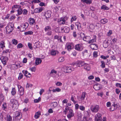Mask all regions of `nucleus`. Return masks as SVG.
I'll return each mask as SVG.
<instances>
[{
	"instance_id": "c03bdc74",
	"label": "nucleus",
	"mask_w": 121,
	"mask_h": 121,
	"mask_svg": "<svg viewBox=\"0 0 121 121\" xmlns=\"http://www.w3.org/2000/svg\"><path fill=\"white\" fill-rule=\"evenodd\" d=\"M33 33L32 31H28L25 32L24 34L26 35H30Z\"/></svg>"
},
{
	"instance_id": "a211bd4d",
	"label": "nucleus",
	"mask_w": 121,
	"mask_h": 121,
	"mask_svg": "<svg viewBox=\"0 0 121 121\" xmlns=\"http://www.w3.org/2000/svg\"><path fill=\"white\" fill-rule=\"evenodd\" d=\"M10 102L12 104H15L19 103L18 101L14 99H12L10 100Z\"/></svg>"
},
{
	"instance_id": "39448f33",
	"label": "nucleus",
	"mask_w": 121,
	"mask_h": 121,
	"mask_svg": "<svg viewBox=\"0 0 121 121\" xmlns=\"http://www.w3.org/2000/svg\"><path fill=\"white\" fill-rule=\"evenodd\" d=\"M22 61L20 62V61H17L16 64L13 65V66L15 67V69L19 68L23 65V62Z\"/></svg>"
},
{
	"instance_id": "a19ab883",
	"label": "nucleus",
	"mask_w": 121,
	"mask_h": 121,
	"mask_svg": "<svg viewBox=\"0 0 121 121\" xmlns=\"http://www.w3.org/2000/svg\"><path fill=\"white\" fill-rule=\"evenodd\" d=\"M77 19V17L76 16H73L71 19V22H72L73 21L76 20Z\"/></svg>"
},
{
	"instance_id": "bf43d9fd",
	"label": "nucleus",
	"mask_w": 121,
	"mask_h": 121,
	"mask_svg": "<svg viewBox=\"0 0 121 121\" xmlns=\"http://www.w3.org/2000/svg\"><path fill=\"white\" fill-rule=\"evenodd\" d=\"M7 107L6 103H4L2 105V108L3 110H4Z\"/></svg>"
},
{
	"instance_id": "774afa93",
	"label": "nucleus",
	"mask_w": 121,
	"mask_h": 121,
	"mask_svg": "<svg viewBox=\"0 0 121 121\" xmlns=\"http://www.w3.org/2000/svg\"><path fill=\"white\" fill-rule=\"evenodd\" d=\"M79 108L80 110L82 111H84L85 110V107L82 106H80L79 107Z\"/></svg>"
},
{
	"instance_id": "2eb2a0df",
	"label": "nucleus",
	"mask_w": 121,
	"mask_h": 121,
	"mask_svg": "<svg viewBox=\"0 0 121 121\" xmlns=\"http://www.w3.org/2000/svg\"><path fill=\"white\" fill-rule=\"evenodd\" d=\"M91 48L93 50H96L98 48V46L95 44L92 43L90 45Z\"/></svg>"
},
{
	"instance_id": "ea45409f",
	"label": "nucleus",
	"mask_w": 121,
	"mask_h": 121,
	"mask_svg": "<svg viewBox=\"0 0 121 121\" xmlns=\"http://www.w3.org/2000/svg\"><path fill=\"white\" fill-rule=\"evenodd\" d=\"M69 110L68 107L66 106L65 110L63 112L65 114H67V112H68Z\"/></svg>"
},
{
	"instance_id": "6e6552de",
	"label": "nucleus",
	"mask_w": 121,
	"mask_h": 121,
	"mask_svg": "<svg viewBox=\"0 0 121 121\" xmlns=\"http://www.w3.org/2000/svg\"><path fill=\"white\" fill-rule=\"evenodd\" d=\"M101 115V114L99 113H98L96 114L95 116V121H102Z\"/></svg>"
},
{
	"instance_id": "864d4df0",
	"label": "nucleus",
	"mask_w": 121,
	"mask_h": 121,
	"mask_svg": "<svg viewBox=\"0 0 121 121\" xmlns=\"http://www.w3.org/2000/svg\"><path fill=\"white\" fill-rule=\"evenodd\" d=\"M12 43L15 45H16L18 43L17 41L15 39H14L12 40Z\"/></svg>"
},
{
	"instance_id": "f704fd0d",
	"label": "nucleus",
	"mask_w": 121,
	"mask_h": 121,
	"mask_svg": "<svg viewBox=\"0 0 121 121\" xmlns=\"http://www.w3.org/2000/svg\"><path fill=\"white\" fill-rule=\"evenodd\" d=\"M108 21L106 18L102 19L101 20V23L102 24H105Z\"/></svg>"
},
{
	"instance_id": "7c9ffc66",
	"label": "nucleus",
	"mask_w": 121,
	"mask_h": 121,
	"mask_svg": "<svg viewBox=\"0 0 121 121\" xmlns=\"http://www.w3.org/2000/svg\"><path fill=\"white\" fill-rule=\"evenodd\" d=\"M84 40L86 41H88L90 40V37L89 36H85L84 38L82 37Z\"/></svg>"
},
{
	"instance_id": "f3484780",
	"label": "nucleus",
	"mask_w": 121,
	"mask_h": 121,
	"mask_svg": "<svg viewBox=\"0 0 121 121\" xmlns=\"http://www.w3.org/2000/svg\"><path fill=\"white\" fill-rule=\"evenodd\" d=\"M86 93L85 92H83L82 93L81 97V98L79 99H78V100L81 101H83L84 99Z\"/></svg>"
},
{
	"instance_id": "37998d69",
	"label": "nucleus",
	"mask_w": 121,
	"mask_h": 121,
	"mask_svg": "<svg viewBox=\"0 0 121 121\" xmlns=\"http://www.w3.org/2000/svg\"><path fill=\"white\" fill-rule=\"evenodd\" d=\"M16 93V91L15 89L14 88H13L11 91L12 94L13 95L15 94Z\"/></svg>"
},
{
	"instance_id": "0e129e2a",
	"label": "nucleus",
	"mask_w": 121,
	"mask_h": 121,
	"mask_svg": "<svg viewBox=\"0 0 121 121\" xmlns=\"http://www.w3.org/2000/svg\"><path fill=\"white\" fill-rule=\"evenodd\" d=\"M93 55L94 57H97L98 56L97 52L96 51L94 52L93 53Z\"/></svg>"
},
{
	"instance_id": "5701e85b",
	"label": "nucleus",
	"mask_w": 121,
	"mask_h": 121,
	"mask_svg": "<svg viewBox=\"0 0 121 121\" xmlns=\"http://www.w3.org/2000/svg\"><path fill=\"white\" fill-rule=\"evenodd\" d=\"M75 25L77 26L78 29V30L81 29V25L79 22H77L75 23Z\"/></svg>"
},
{
	"instance_id": "13d9d810",
	"label": "nucleus",
	"mask_w": 121,
	"mask_h": 121,
	"mask_svg": "<svg viewBox=\"0 0 121 121\" xmlns=\"http://www.w3.org/2000/svg\"><path fill=\"white\" fill-rule=\"evenodd\" d=\"M95 26H98L97 25L94 26L93 24H91L90 25L89 27H90V28L91 29L93 30L95 28Z\"/></svg>"
},
{
	"instance_id": "aec40b11",
	"label": "nucleus",
	"mask_w": 121,
	"mask_h": 121,
	"mask_svg": "<svg viewBox=\"0 0 121 121\" xmlns=\"http://www.w3.org/2000/svg\"><path fill=\"white\" fill-rule=\"evenodd\" d=\"M84 69L87 71H89L91 69V67L89 65L85 64H84Z\"/></svg>"
},
{
	"instance_id": "338daca9",
	"label": "nucleus",
	"mask_w": 121,
	"mask_h": 121,
	"mask_svg": "<svg viewBox=\"0 0 121 121\" xmlns=\"http://www.w3.org/2000/svg\"><path fill=\"white\" fill-rule=\"evenodd\" d=\"M23 47V45L21 43H19L17 45V48H21Z\"/></svg>"
},
{
	"instance_id": "4be33fe9",
	"label": "nucleus",
	"mask_w": 121,
	"mask_h": 121,
	"mask_svg": "<svg viewBox=\"0 0 121 121\" xmlns=\"http://www.w3.org/2000/svg\"><path fill=\"white\" fill-rule=\"evenodd\" d=\"M85 63L83 62L82 61H79L78 63L76 64V65L78 67H82L84 65Z\"/></svg>"
},
{
	"instance_id": "f257e3e1",
	"label": "nucleus",
	"mask_w": 121,
	"mask_h": 121,
	"mask_svg": "<svg viewBox=\"0 0 121 121\" xmlns=\"http://www.w3.org/2000/svg\"><path fill=\"white\" fill-rule=\"evenodd\" d=\"M56 73L57 71L56 70L52 69L51 70L50 74H51L52 77L56 79H61L63 76V74L61 73L60 74L59 72L57 74Z\"/></svg>"
},
{
	"instance_id": "c85d7f7f",
	"label": "nucleus",
	"mask_w": 121,
	"mask_h": 121,
	"mask_svg": "<svg viewBox=\"0 0 121 121\" xmlns=\"http://www.w3.org/2000/svg\"><path fill=\"white\" fill-rule=\"evenodd\" d=\"M51 105L52 107L53 108H54L57 106V104L56 102H54L52 103L51 104Z\"/></svg>"
},
{
	"instance_id": "79ce46f5",
	"label": "nucleus",
	"mask_w": 121,
	"mask_h": 121,
	"mask_svg": "<svg viewBox=\"0 0 121 121\" xmlns=\"http://www.w3.org/2000/svg\"><path fill=\"white\" fill-rule=\"evenodd\" d=\"M21 8V6L19 5H14L12 8V9L13 10H15V9H14L15 8Z\"/></svg>"
},
{
	"instance_id": "4d7b16f0",
	"label": "nucleus",
	"mask_w": 121,
	"mask_h": 121,
	"mask_svg": "<svg viewBox=\"0 0 121 121\" xmlns=\"http://www.w3.org/2000/svg\"><path fill=\"white\" fill-rule=\"evenodd\" d=\"M29 70L32 72H35L36 70V68L35 67L30 68Z\"/></svg>"
},
{
	"instance_id": "e2e57ef3",
	"label": "nucleus",
	"mask_w": 121,
	"mask_h": 121,
	"mask_svg": "<svg viewBox=\"0 0 121 121\" xmlns=\"http://www.w3.org/2000/svg\"><path fill=\"white\" fill-rule=\"evenodd\" d=\"M101 65H100L101 67L103 68H104L105 66V65L103 61H101Z\"/></svg>"
},
{
	"instance_id": "58836bf2",
	"label": "nucleus",
	"mask_w": 121,
	"mask_h": 121,
	"mask_svg": "<svg viewBox=\"0 0 121 121\" xmlns=\"http://www.w3.org/2000/svg\"><path fill=\"white\" fill-rule=\"evenodd\" d=\"M41 43L39 41H38L35 43V45L36 46V48H39L40 47L41 45Z\"/></svg>"
},
{
	"instance_id": "412c9836",
	"label": "nucleus",
	"mask_w": 121,
	"mask_h": 121,
	"mask_svg": "<svg viewBox=\"0 0 121 121\" xmlns=\"http://www.w3.org/2000/svg\"><path fill=\"white\" fill-rule=\"evenodd\" d=\"M43 10V8L42 7H40L35 9L34 10V12L35 13H39Z\"/></svg>"
},
{
	"instance_id": "9b49d317",
	"label": "nucleus",
	"mask_w": 121,
	"mask_h": 121,
	"mask_svg": "<svg viewBox=\"0 0 121 121\" xmlns=\"http://www.w3.org/2000/svg\"><path fill=\"white\" fill-rule=\"evenodd\" d=\"M69 28L67 26L62 27L61 28V30L62 32L66 33H68L69 31Z\"/></svg>"
},
{
	"instance_id": "dca6fc26",
	"label": "nucleus",
	"mask_w": 121,
	"mask_h": 121,
	"mask_svg": "<svg viewBox=\"0 0 121 121\" xmlns=\"http://www.w3.org/2000/svg\"><path fill=\"white\" fill-rule=\"evenodd\" d=\"M51 12L50 10L48 11L46 13L45 16L46 18L47 19L48 18H49L51 16Z\"/></svg>"
},
{
	"instance_id": "423d86ee",
	"label": "nucleus",
	"mask_w": 121,
	"mask_h": 121,
	"mask_svg": "<svg viewBox=\"0 0 121 121\" xmlns=\"http://www.w3.org/2000/svg\"><path fill=\"white\" fill-rule=\"evenodd\" d=\"M66 19V17H65L64 18L61 17L58 19L57 22L59 23L60 25L64 24H65Z\"/></svg>"
},
{
	"instance_id": "de8ad7c7",
	"label": "nucleus",
	"mask_w": 121,
	"mask_h": 121,
	"mask_svg": "<svg viewBox=\"0 0 121 121\" xmlns=\"http://www.w3.org/2000/svg\"><path fill=\"white\" fill-rule=\"evenodd\" d=\"M94 36V39H92L91 40H90V41H89V43H91L94 42H95L96 41V37L95 36Z\"/></svg>"
},
{
	"instance_id": "052dcab7",
	"label": "nucleus",
	"mask_w": 121,
	"mask_h": 121,
	"mask_svg": "<svg viewBox=\"0 0 121 121\" xmlns=\"http://www.w3.org/2000/svg\"><path fill=\"white\" fill-rule=\"evenodd\" d=\"M28 11L26 9H23L22 12V13L23 14L26 15L28 13Z\"/></svg>"
},
{
	"instance_id": "09e8293b",
	"label": "nucleus",
	"mask_w": 121,
	"mask_h": 121,
	"mask_svg": "<svg viewBox=\"0 0 121 121\" xmlns=\"http://www.w3.org/2000/svg\"><path fill=\"white\" fill-rule=\"evenodd\" d=\"M46 35L48 36H51L52 35V30H49L47 32Z\"/></svg>"
},
{
	"instance_id": "4c0bfd02",
	"label": "nucleus",
	"mask_w": 121,
	"mask_h": 121,
	"mask_svg": "<svg viewBox=\"0 0 121 121\" xmlns=\"http://www.w3.org/2000/svg\"><path fill=\"white\" fill-rule=\"evenodd\" d=\"M81 0L83 2L86 3L87 4H90L91 2L90 0Z\"/></svg>"
},
{
	"instance_id": "680f3d73",
	"label": "nucleus",
	"mask_w": 121,
	"mask_h": 121,
	"mask_svg": "<svg viewBox=\"0 0 121 121\" xmlns=\"http://www.w3.org/2000/svg\"><path fill=\"white\" fill-rule=\"evenodd\" d=\"M28 45L29 48L31 50L33 49V48L32 46V44L30 43H28Z\"/></svg>"
},
{
	"instance_id": "e433bc0d",
	"label": "nucleus",
	"mask_w": 121,
	"mask_h": 121,
	"mask_svg": "<svg viewBox=\"0 0 121 121\" xmlns=\"http://www.w3.org/2000/svg\"><path fill=\"white\" fill-rule=\"evenodd\" d=\"M109 9V8L105 5H102L101 7V9H103L104 10H108Z\"/></svg>"
},
{
	"instance_id": "1a4fd4ad",
	"label": "nucleus",
	"mask_w": 121,
	"mask_h": 121,
	"mask_svg": "<svg viewBox=\"0 0 121 121\" xmlns=\"http://www.w3.org/2000/svg\"><path fill=\"white\" fill-rule=\"evenodd\" d=\"M66 46L68 50L69 51L73 48L74 45L73 43H69L66 44Z\"/></svg>"
},
{
	"instance_id": "603ef678",
	"label": "nucleus",
	"mask_w": 121,
	"mask_h": 121,
	"mask_svg": "<svg viewBox=\"0 0 121 121\" xmlns=\"http://www.w3.org/2000/svg\"><path fill=\"white\" fill-rule=\"evenodd\" d=\"M26 28H26V27H25V26H23L22 25V26H21V31H23L25 30Z\"/></svg>"
},
{
	"instance_id": "bb28decb",
	"label": "nucleus",
	"mask_w": 121,
	"mask_h": 121,
	"mask_svg": "<svg viewBox=\"0 0 121 121\" xmlns=\"http://www.w3.org/2000/svg\"><path fill=\"white\" fill-rule=\"evenodd\" d=\"M44 30L45 32H46L49 30H51V27L50 26H46L44 29Z\"/></svg>"
},
{
	"instance_id": "69168bd1",
	"label": "nucleus",
	"mask_w": 121,
	"mask_h": 121,
	"mask_svg": "<svg viewBox=\"0 0 121 121\" xmlns=\"http://www.w3.org/2000/svg\"><path fill=\"white\" fill-rule=\"evenodd\" d=\"M56 84L57 86H60L62 85V84L60 82H58L56 83Z\"/></svg>"
},
{
	"instance_id": "6ab92c4d",
	"label": "nucleus",
	"mask_w": 121,
	"mask_h": 121,
	"mask_svg": "<svg viewBox=\"0 0 121 121\" xmlns=\"http://www.w3.org/2000/svg\"><path fill=\"white\" fill-rule=\"evenodd\" d=\"M19 105V103L16 104H12V106L13 109V110H15L17 109L18 108Z\"/></svg>"
},
{
	"instance_id": "0eeeda50",
	"label": "nucleus",
	"mask_w": 121,
	"mask_h": 121,
	"mask_svg": "<svg viewBox=\"0 0 121 121\" xmlns=\"http://www.w3.org/2000/svg\"><path fill=\"white\" fill-rule=\"evenodd\" d=\"M99 108V105H96L94 106H92L91 108V109L92 112H96L98 111Z\"/></svg>"
},
{
	"instance_id": "a878e982",
	"label": "nucleus",
	"mask_w": 121,
	"mask_h": 121,
	"mask_svg": "<svg viewBox=\"0 0 121 121\" xmlns=\"http://www.w3.org/2000/svg\"><path fill=\"white\" fill-rule=\"evenodd\" d=\"M5 43L4 40H2L1 42L0 43V48L3 49L5 47Z\"/></svg>"
},
{
	"instance_id": "7ed1b4c3",
	"label": "nucleus",
	"mask_w": 121,
	"mask_h": 121,
	"mask_svg": "<svg viewBox=\"0 0 121 121\" xmlns=\"http://www.w3.org/2000/svg\"><path fill=\"white\" fill-rule=\"evenodd\" d=\"M22 117V115L21 113L17 111L15 112L14 117L15 118V120H19ZM13 120H15L14 118H13Z\"/></svg>"
},
{
	"instance_id": "a18cd8bd",
	"label": "nucleus",
	"mask_w": 121,
	"mask_h": 121,
	"mask_svg": "<svg viewBox=\"0 0 121 121\" xmlns=\"http://www.w3.org/2000/svg\"><path fill=\"white\" fill-rule=\"evenodd\" d=\"M103 46L105 48H107L108 46V43L106 41L104 42L103 44Z\"/></svg>"
},
{
	"instance_id": "20e7f679",
	"label": "nucleus",
	"mask_w": 121,
	"mask_h": 121,
	"mask_svg": "<svg viewBox=\"0 0 121 121\" xmlns=\"http://www.w3.org/2000/svg\"><path fill=\"white\" fill-rule=\"evenodd\" d=\"M17 87L18 89L19 93L20 95L18 97V98L20 97V96H22L24 94V90L23 88L22 87L21 85H18Z\"/></svg>"
},
{
	"instance_id": "3c124183",
	"label": "nucleus",
	"mask_w": 121,
	"mask_h": 121,
	"mask_svg": "<svg viewBox=\"0 0 121 121\" xmlns=\"http://www.w3.org/2000/svg\"><path fill=\"white\" fill-rule=\"evenodd\" d=\"M68 102V100L67 99H65L63 100L62 101V104L63 106H64L65 104L66 105L67 104V103Z\"/></svg>"
},
{
	"instance_id": "4468645a",
	"label": "nucleus",
	"mask_w": 121,
	"mask_h": 121,
	"mask_svg": "<svg viewBox=\"0 0 121 121\" xmlns=\"http://www.w3.org/2000/svg\"><path fill=\"white\" fill-rule=\"evenodd\" d=\"M65 69L67 71L66 73H70L74 70L73 68L70 67L66 66L65 67Z\"/></svg>"
},
{
	"instance_id": "473e14b6",
	"label": "nucleus",
	"mask_w": 121,
	"mask_h": 121,
	"mask_svg": "<svg viewBox=\"0 0 121 121\" xmlns=\"http://www.w3.org/2000/svg\"><path fill=\"white\" fill-rule=\"evenodd\" d=\"M78 121H80L81 119L82 116V114L80 113H78Z\"/></svg>"
},
{
	"instance_id": "cd10ccee",
	"label": "nucleus",
	"mask_w": 121,
	"mask_h": 121,
	"mask_svg": "<svg viewBox=\"0 0 121 121\" xmlns=\"http://www.w3.org/2000/svg\"><path fill=\"white\" fill-rule=\"evenodd\" d=\"M35 20L33 18H30L29 19V23L30 25H32L35 23Z\"/></svg>"
},
{
	"instance_id": "6e6d98bb",
	"label": "nucleus",
	"mask_w": 121,
	"mask_h": 121,
	"mask_svg": "<svg viewBox=\"0 0 121 121\" xmlns=\"http://www.w3.org/2000/svg\"><path fill=\"white\" fill-rule=\"evenodd\" d=\"M23 77V74L21 73H19L18 79V80H20Z\"/></svg>"
},
{
	"instance_id": "393cba45",
	"label": "nucleus",
	"mask_w": 121,
	"mask_h": 121,
	"mask_svg": "<svg viewBox=\"0 0 121 121\" xmlns=\"http://www.w3.org/2000/svg\"><path fill=\"white\" fill-rule=\"evenodd\" d=\"M41 115L40 112H36L34 116V117L36 119H38Z\"/></svg>"
},
{
	"instance_id": "5fc2aeb1",
	"label": "nucleus",
	"mask_w": 121,
	"mask_h": 121,
	"mask_svg": "<svg viewBox=\"0 0 121 121\" xmlns=\"http://www.w3.org/2000/svg\"><path fill=\"white\" fill-rule=\"evenodd\" d=\"M41 99V98L39 97L38 99H35L34 100V102L35 103H38L40 101Z\"/></svg>"
},
{
	"instance_id": "c9c22d12",
	"label": "nucleus",
	"mask_w": 121,
	"mask_h": 121,
	"mask_svg": "<svg viewBox=\"0 0 121 121\" xmlns=\"http://www.w3.org/2000/svg\"><path fill=\"white\" fill-rule=\"evenodd\" d=\"M7 121H12V117L9 115H7L6 117Z\"/></svg>"
},
{
	"instance_id": "72a5a7b5",
	"label": "nucleus",
	"mask_w": 121,
	"mask_h": 121,
	"mask_svg": "<svg viewBox=\"0 0 121 121\" xmlns=\"http://www.w3.org/2000/svg\"><path fill=\"white\" fill-rule=\"evenodd\" d=\"M61 89L59 88H57L55 89H53L52 90V91L53 92H60V91Z\"/></svg>"
},
{
	"instance_id": "f8f14e48",
	"label": "nucleus",
	"mask_w": 121,
	"mask_h": 121,
	"mask_svg": "<svg viewBox=\"0 0 121 121\" xmlns=\"http://www.w3.org/2000/svg\"><path fill=\"white\" fill-rule=\"evenodd\" d=\"M22 72L24 74V75L27 78H30L31 76V74L26 70H23Z\"/></svg>"
},
{
	"instance_id": "ddd939ff",
	"label": "nucleus",
	"mask_w": 121,
	"mask_h": 121,
	"mask_svg": "<svg viewBox=\"0 0 121 121\" xmlns=\"http://www.w3.org/2000/svg\"><path fill=\"white\" fill-rule=\"evenodd\" d=\"M69 113L67 116L68 118H70L74 116L73 111L72 109H69L68 112Z\"/></svg>"
},
{
	"instance_id": "9d476101",
	"label": "nucleus",
	"mask_w": 121,
	"mask_h": 121,
	"mask_svg": "<svg viewBox=\"0 0 121 121\" xmlns=\"http://www.w3.org/2000/svg\"><path fill=\"white\" fill-rule=\"evenodd\" d=\"M75 49L76 50L79 51H82L83 49L81 45L79 44H78L75 45Z\"/></svg>"
},
{
	"instance_id": "49530a36",
	"label": "nucleus",
	"mask_w": 121,
	"mask_h": 121,
	"mask_svg": "<svg viewBox=\"0 0 121 121\" xmlns=\"http://www.w3.org/2000/svg\"><path fill=\"white\" fill-rule=\"evenodd\" d=\"M17 12L18 14L19 15L21 14L22 13V9L20 8H19L17 10Z\"/></svg>"
},
{
	"instance_id": "2f4dec72",
	"label": "nucleus",
	"mask_w": 121,
	"mask_h": 121,
	"mask_svg": "<svg viewBox=\"0 0 121 121\" xmlns=\"http://www.w3.org/2000/svg\"><path fill=\"white\" fill-rule=\"evenodd\" d=\"M33 64L35 65H36L40 64L42 61H33Z\"/></svg>"
},
{
	"instance_id": "c756f323",
	"label": "nucleus",
	"mask_w": 121,
	"mask_h": 121,
	"mask_svg": "<svg viewBox=\"0 0 121 121\" xmlns=\"http://www.w3.org/2000/svg\"><path fill=\"white\" fill-rule=\"evenodd\" d=\"M93 88L96 90H98L101 87L100 86L99 84L95 85H94Z\"/></svg>"
},
{
	"instance_id": "8fccbe9b",
	"label": "nucleus",
	"mask_w": 121,
	"mask_h": 121,
	"mask_svg": "<svg viewBox=\"0 0 121 121\" xmlns=\"http://www.w3.org/2000/svg\"><path fill=\"white\" fill-rule=\"evenodd\" d=\"M108 57L109 56L108 55L106 56H105L103 55H102L100 56V58L103 60H106Z\"/></svg>"
},
{
	"instance_id": "f03ea898",
	"label": "nucleus",
	"mask_w": 121,
	"mask_h": 121,
	"mask_svg": "<svg viewBox=\"0 0 121 121\" xmlns=\"http://www.w3.org/2000/svg\"><path fill=\"white\" fill-rule=\"evenodd\" d=\"M14 29V25L13 23H9L6 27L7 33L9 34Z\"/></svg>"
},
{
	"instance_id": "b1692460",
	"label": "nucleus",
	"mask_w": 121,
	"mask_h": 121,
	"mask_svg": "<svg viewBox=\"0 0 121 121\" xmlns=\"http://www.w3.org/2000/svg\"><path fill=\"white\" fill-rule=\"evenodd\" d=\"M59 52L57 51L54 50H52L51 52V55L52 56H55Z\"/></svg>"
}]
</instances>
